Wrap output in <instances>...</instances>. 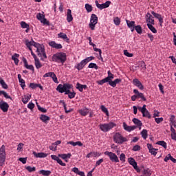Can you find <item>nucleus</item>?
Wrapping results in <instances>:
<instances>
[{
    "label": "nucleus",
    "instance_id": "nucleus-37",
    "mask_svg": "<svg viewBox=\"0 0 176 176\" xmlns=\"http://www.w3.org/2000/svg\"><path fill=\"white\" fill-rule=\"evenodd\" d=\"M132 122L134 123V124L138 126V127H141V126H142V122H141V120L137 118H133Z\"/></svg>",
    "mask_w": 176,
    "mask_h": 176
},
{
    "label": "nucleus",
    "instance_id": "nucleus-49",
    "mask_svg": "<svg viewBox=\"0 0 176 176\" xmlns=\"http://www.w3.org/2000/svg\"><path fill=\"white\" fill-rule=\"evenodd\" d=\"M76 89H77L78 90H79V91H80L82 93V91H83V87L82 85L77 82L76 85Z\"/></svg>",
    "mask_w": 176,
    "mask_h": 176
},
{
    "label": "nucleus",
    "instance_id": "nucleus-57",
    "mask_svg": "<svg viewBox=\"0 0 176 176\" xmlns=\"http://www.w3.org/2000/svg\"><path fill=\"white\" fill-rule=\"evenodd\" d=\"M52 79L55 83H58V79L57 78V76H56V74H52V76H51Z\"/></svg>",
    "mask_w": 176,
    "mask_h": 176
},
{
    "label": "nucleus",
    "instance_id": "nucleus-61",
    "mask_svg": "<svg viewBox=\"0 0 176 176\" xmlns=\"http://www.w3.org/2000/svg\"><path fill=\"white\" fill-rule=\"evenodd\" d=\"M124 54L126 56V57H133V56H134V54L129 53L127 50L124 51Z\"/></svg>",
    "mask_w": 176,
    "mask_h": 176
},
{
    "label": "nucleus",
    "instance_id": "nucleus-36",
    "mask_svg": "<svg viewBox=\"0 0 176 176\" xmlns=\"http://www.w3.org/2000/svg\"><path fill=\"white\" fill-rule=\"evenodd\" d=\"M148 28L153 32V34H157V30L155 28L153 24L147 23Z\"/></svg>",
    "mask_w": 176,
    "mask_h": 176
},
{
    "label": "nucleus",
    "instance_id": "nucleus-58",
    "mask_svg": "<svg viewBox=\"0 0 176 176\" xmlns=\"http://www.w3.org/2000/svg\"><path fill=\"white\" fill-rule=\"evenodd\" d=\"M28 108L29 109H31V111H32V109L35 108V104L32 103V102H30L28 104Z\"/></svg>",
    "mask_w": 176,
    "mask_h": 176
},
{
    "label": "nucleus",
    "instance_id": "nucleus-32",
    "mask_svg": "<svg viewBox=\"0 0 176 176\" xmlns=\"http://www.w3.org/2000/svg\"><path fill=\"white\" fill-rule=\"evenodd\" d=\"M152 175V170L149 168L144 169L142 172V175L141 176H151Z\"/></svg>",
    "mask_w": 176,
    "mask_h": 176
},
{
    "label": "nucleus",
    "instance_id": "nucleus-26",
    "mask_svg": "<svg viewBox=\"0 0 176 176\" xmlns=\"http://www.w3.org/2000/svg\"><path fill=\"white\" fill-rule=\"evenodd\" d=\"M33 155L35 157L43 158L47 157V154L45 153H36L35 151L33 152Z\"/></svg>",
    "mask_w": 176,
    "mask_h": 176
},
{
    "label": "nucleus",
    "instance_id": "nucleus-33",
    "mask_svg": "<svg viewBox=\"0 0 176 176\" xmlns=\"http://www.w3.org/2000/svg\"><path fill=\"white\" fill-rule=\"evenodd\" d=\"M128 162L131 166H133V167H137V162H135V160L133 157L128 158Z\"/></svg>",
    "mask_w": 176,
    "mask_h": 176
},
{
    "label": "nucleus",
    "instance_id": "nucleus-47",
    "mask_svg": "<svg viewBox=\"0 0 176 176\" xmlns=\"http://www.w3.org/2000/svg\"><path fill=\"white\" fill-rule=\"evenodd\" d=\"M36 105H37V108L38 109V111H40V112H42L43 113H46V112H47V109L41 107L39 104H38V102H36Z\"/></svg>",
    "mask_w": 176,
    "mask_h": 176
},
{
    "label": "nucleus",
    "instance_id": "nucleus-1",
    "mask_svg": "<svg viewBox=\"0 0 176 176\" xmlns=\"http://www.w3.org/2000/svg\"><path fill=\"white\" fill-rule=\"evenodd\" d=\"M72 85L67 82L63 84H59L56 87V91L58 93H65V95L68 96L70 100L72 98H75V96H76V93L75 91L71 92V89H72Z\"/></svg>",
    "mask_w": 176,
    "mask_h": 176
},
{
    "label": "nucleus",
    "instance_id": "nucleus-39",
    "mask_svg": "<svg viewBox=\"0 0 176 176\" xmlns=\"http://www.w3.org/2000/svg\"><path fill=\"white\" fill-rule=\"evenodd\" d=\"M142 113L143 118H148V119H151L152 118V116H151V113L146 109V111Z\"/></svg>",
    "mask_w": 176,
    "mask_h": 176
},
{
    "label": "nucleus",
    "instance_id": "nucleus-16",
    "mask_svg": "<svg viewBox=\"0 0 176 176\" xmlns=\"http://www.w3.org/2000/svg\"><path fill=\"white\" fill-rule=\"evenodd\" d=\"M121 82H122V79L120 78H116L113 81H112V80L107 81V82L110 86H111V87H116V85L120 83Z\"/></svg>",
    "mask_w": 176,
    "mask_h": 176
},
{
    "label": "nucleus",
    "instance_id": "nucleus-11",
    "mask_svg": "<svg viewBox=\"0 0 176 176\" xmlns=\"http://www.w3.org/2000/svg\"><path fill=\"white\" fill-rule=\"evenodd\" d=\"M132 83L133 85H134V86H136V87H138V89H140V90H144V85H142L141 81L138 80V78L133 79Z\"/></svg>",
    "mask_w": 176,
    "mask_h": 176
},
{
    "label": "nucleus",
    "instance_id": "nucleus-48",
    "mask_svg": "<svg viewBox=\"0 0 176 176\" xmlns=\"http://www.w3.org/2000/svg\"><path fill=\"white\" fill-rule=\"evenodd\" d=\"M100 109H101V111H102L104 112V113H106L107 116H109V112L108 111V109H107V107H105V106L102 105Z\"/></svg>",
    "mask_w": 176,
    "mask_h": 176
},
{
    "label": "nucleus",
    "instance_id": "nucleus-6",
    "mask_svg": "<svg viewBox=\"0 0 176 176\" xmlns=\"http://www.w3.org/2000/svg\"><path fill=\"white\" fill-rule=\"evenodd\" d=\"M98 23V17L96 14H92L91 15L90 23H89V28L91 31H94L96 30V24Z\"/></svg>",
    "mask_w": 176,
    "mask_h": 176
},
{
    "label": "nucleus",
    "instance_id": "nucleus-10",
    "mask_svg": "<svg viewBox=\"0 0 176 176\" xmlns=\"http://www.w3.org/2000/svg\"><path fill=\"white\" fill-rule=\"evenodd\" d=\"M95 3L96 5V8H98V9H100V10H102V9H107V8H109L111 2L110 1H107L105 3L100 4L98 3V1H96Z\"/></svg>",
    "mask_w": 176,
    "mask_h": 176
},
{
    "label": "nucleus",
    "instance_id": "nucleus-60",
    "mask_svg": "<svg viewBox=\"0 0 176 176\" xmlns=\"http://www.w3.org/2000/svg\"><path fill=\"white\" fill-rule=\"evenodd\" d=\"M138 110L142 113H143L145 111H146V105H143L142 107H138Z\"/></svg>",
    "mask_w": 176,
    "mask_h": 176
},
{
    "label": "nucleus",
    "instance_id": "nucleus-50",
    "mask_svg": "<svg viewBox=\"0 0 176 176\" xmlns=\"http://www.w3.org/2000/svg\"><path fill=\"white\" fill-rule=\"evenodd\" d=\"M0 85L3 87V89H8V84L3 80V79L0 80Z\"/></svg>",
    "mask_w": 176,
    "mask_h": 176
},
{
    "label": "nucleus",
    "instance_id": "nucleus-51",
    "mask_svg": "<svg viewBox=\"0 0 176 176\" xmlns=\"http://www.w3.org/2000/svg\"><path fill=\"white\" fill-rule=\"evenodd\" d=\"M25 168L29 171V173H34V171H36V168L35 167L26 166Z\"/></svg>",
    "mask_w": 176,
    "mask_h": 176
},
{
    "label": "nucleus",
    "instance_id": "nucleus-28",
    "mask_svg": "<svg viewBox=\"0 0 176 176\" xmlns=\"http://www.w3.org/2000/svg\"><path fill=\"white\" fill-rule=\"evenodd\" d=\"M58 156L64 160L65 159H71V156H72V155L71 153H69L67 154H58Z\"/></svg>",
    "mask_w": 176,
    "mask_h": 176
},
{
    "label": "nucleus",
    "instance_id": "nucleus-12",
    "mask_svg": "<svg viewBox=\"0 0 176 176\" xmlns=\"http://www.w3.org/2000/svg\"><path fill=\"white\" fill-rule=\"evenodd\" d=\"M0 109L3 112H8L9 111V104L6 102H0Z\"/></svg>",
    "mask_w": 176,
    "mask_h": 176
},
{
    "label": "nucleus",
    "instance_id": "nucleus-53",
    "mask_svg": "<svg viewBox=\"0 0 176 176\" xmlns=\"http://www.w3.org/2000/svg\"><path fill=\"white\" fill-rule=\"evenodd\" d=\"M21 27L22 28H30V25H28L27 23L25 21H21Z\"/></svg>",
    "mask_w": 176,
    "mask_h": 176
},
{
    "label": "nucleus",
    "instance_id": "nucleus-62",
    "mask_svg": "<svg viewBox=\"0 0 176 176\" xmlns=\"http://www.w3.org/2000/svg\"><path fill=\"white\" fill-rule=\"evenodd\" d=\"M43 17H45V16L41 14V12L38 13L36 15V19H38L40 21L43 19Z\"/></svg>",
    "mask_w": 176,
    "mask_h": 176
},
{
    "label": "nucleus",
    "instance_id": "nucleus-18",
    "mask_svg": "<svg viewBox=\"0 0 176 176\" xmlns=\"http://www.w3.org/2000/svg\"><path fill=\"white\" fill-rule=\"evenodd\" d=\"M38 43L34 41V40H32V41H30L29 40H26L25 41V45L27 46V47L29 49V50H32V46H34L35 47V46H36V44Z\"/></svg>",
    "mask_w": 176,
    "mask_h": 176
},
{
    "label": "nucleus",
    "instance_id": "nucleus-9",
    "mask_svg": "<svg viewBox=\"0 0 176 176\" xmlns=\"http://www.w3.org/2000/svg\"><path fill=\"white\" fill-rule=\"evenodd\" d=\"M104 155L108 156L113 163H119V158L116 154L113 153V152L105 151Z\"/></svg>",
    "mask_w": 176,
    "mask_h": 176
},
{
    "label": "nucleus",
    "instance_id": "nucleus-55",
    "mask_svg": "<svg viewBox=\"0 0 176 176\" xmlns=\"http://www.w3.org/2000/svg\"><path fill=\"white\" fill-rule=\"evenodd\" d=\"M92 60H94V56H89L84 59V62L85 64H87V63H89V61H91Z\"/></svg>",
    "mask_w": 176,
    "mask_h": 176
},
{
    "label": "nucleus",
    "instance_id": "nucleus-63",
    "mask_svg": "<svg viewBox=\"0 0 176 176\" xmlns=\"http://www.w3.org/2000/svg\"><path fill=\"white\" fill-rule=\"evenodd\" d=\"M19 162H21V163H23V164H25V163H27V157H20L19 159Z\"/></svg>",
    "mask_w": 176,
    "mask_h": 176
},
{
    "label": "nucleus",
    "instance_id": "nucleus-20",
    "mask_svg": "<svg viewBox=\"0 0 176 176\" xmlns=\"http://www.w3.org/2000/svg\"><path fill=\"white\" fill-rule=\"evenodd\" d=\"M85 66H86V63L85 62L84 60H82L80 63H79L76 66H74V68H76V69H78V71H80L83 69V68H85Z\"/></svg>",
    "mask_w": 176,
    "mask_h": 176
},
{
    "label": "nucleus",
    "instance_id": "nucleus-38",
    "mask_svg": "<svg viewBox=\"0 0 176 176\" xmlns=\"http://www.w3.org/2000/svg\"><path fill=\"white\" fill-rule=\"evenodd\" d=\"M60 102L63 104L65 113H69V112H72V109L68 110V109H67V104H65V102H64V100H60Z\"/></svg>",
    "mask_w": 176,
    "mask_h": 176
},
{
    "label": "nucleus",
    "instance_id": "nucleus-21",
    "mask_svg": "<svg viewBox=\"0 0 176 176\" xmlns=\"http://www.w3.org/2000/svg\"><path fill=\"white\" fill-rule=\"evenodd\" d=\"M147 148L149 150V152H150V153H151V155H153L154 156H156V155H157V152H156V151H157V149L154 148L153 146H152V144H148Z\"/></svg>",
    "mask_w": 176,
    "mask_h": 176
},
{
    "label": "nucleus",
    "instance_id": "nucleus-27",
    "mask_svg": "<svg viewBox=\"0 0 176 176\" xmlns=\"http://www.w3.org/2000/svg\"><path fill=\"white\" fill-rule=\"evenodd\" d=\"M19 57H20V54L16 53L12 56V60H13L15 65H19Z\"/></svg>",
    "mask_w": 176,
    "mask_h": 176
},
{
    "label": "nucleus",
    "instance_id": "nucleus-30",
    "mask_svg": "<svg viewBox=\"0 0 176 176\" xmlns=\"http://www.w3.org/2000/svg\"><path fill=\"white\" fill-rule=\"evenodd\" d=\"M19 82L21 84V87L24 89L25 87V81L24 79L21 78V74H18Z\"/></svg>",
    "mask_w": 176,
    "mask_h": 176
},
{
    "label": "nucleus",
    "instance_id": "nucleus-64",
    "mask_svg": "<svg viewBox=\"0 0 176 176\" xmlns=\"http://www.w3.org/2000/svg\"><path fill=\"white\" fill-rule=\"evenodd\" d=\"M41 23H43L44 24L49 25V21L45 18V16L41 19Z\"/></svg>",
    "mask_w": 176,
    "mask_h": 176
},
{
    "label": "nucleus",
    "instance_id": "nucleus-45",
    "mask_svg": "<svg viewBox=\"0 0 176 176\" xmlns=\"http://www.w3.org/2000/svg\"><path fill=\"white\" fill-rule=\"evenodd\" d=\"M169 122H170V126H173V124H175L176 123L175 116H174V115L170 116Z\"/></svg>",
    "mask_w": 176,
    "mask_h": 176
},
{
    "label": "nucleus",
    "instance_id": "nucleus-29",
    "mask_svg": "<svg viewBox=\"0 0 176 176\" xmlns=\"http://www.w3.org/2000/svg\"><path fill=\"white\" fill-rule=\"evenodd\" d=\"M73 173H75V174H78V175L80 176H85V172L79 170V168L74 167L72 168Z\"/></svg>",
    "mask_w": 176,
    "mask_h": 176
},
{
    "label": "nucleus",
    "instance_id": "nucleus-54",
    "mask_svg": "<svg viewBox=\"0 0 176 176\" xmlns=\"http://www.w3.org/2000/svg\"><path fill=\"white\" fill-rule=\"evenodd\" d=\"M2 94L5 97V98H8L10 100H12V97H10V96H9L8 93H6L5 91H1V96H2Z\"/></svg>",
    "mask_w": 176,
    "mask_h": 176
},
{
    "label": "nucleus",
    "instance_id": "nucleus-22",
    "mask_svg": "<svg viewBox=\"0 0 176 176\" xmlns=\"http://www.w3.org/2000/svg\"><path fill=\"white\" fill-rule=\"evenodd\" d=\"M78 113L81 116H87L89 114V109L85 107L83 109H79Z\"/></svg>",
    "mask_w": 176,
    "mask_h": 176
},
{
    "label": "nucleus",
    "instance_id": "nucleus-8",
    "mask_svg": "<svg viewBox=\"0 0 176 176\" xmlns=\"http://www.w3.org/2000/svg\"><path fill=\"white\" fill-rule=\"evenodd\" d=\"M107 75H108L107 77L103 78L102 80L97 81L96 83L102 86V85H104V83H108V82H109L110 80H112V79L115 78V75H113V74H111V71L107 72Z\"/></svg>",
    "mask_w": 176,
    "mask_h": 176
},
{
    "label": "nucleus",
    "instance_id": "nucleus-23",
    "mask_svg": "<svg viewBox=\"0 0 176 176\" xmlns=\"http://www.w3.org/2000/svg\"><path fill=\"white\" fill-rule=\"evenodd\" d=\"M72 20H74V17L72 16V11L70 9H68L67 12V21L68 23H71Z\"/></svg>",
    "mask_w": 176,
    "mask_h": 176
},
{
    "label": "nucleus",
    "instance_id": "nucleus-19",
    "mask_svg": "<svg viewBox=\"0 0 176 176\" xmlns=\"http://www.w3.org/2000/svg\"><path fill=\"white\" fill-rule=\"evenodd\" d=\"M51 47H53V49H61L63 47V45L61 44H58L56 43V41H51L48 43Z\"/></svg>",
    "mask_w": 176,
    "mask_h": 176
},
{
    "label": "nucleus",
    "instance_id": "nucleus-4",
    "mask_svg": "<svg viewBox=\"0 0 176 176\" xmlns=\"http://www.w3.org/2000/svg\"><path fill=\"white\" fill-rule=\"evenodd\" d=\"M116 124L115 122H111L109 123L100 124L99 125V129H100L101 131L103 133H108L110 130H112L113 127H116Z\"/></svg>",
    "mask_w": 176,
    "mask_h": 176
},
{
    "label": "nucleus",
    "instance_id": "nucleus-44",
    "mask_svg": "<svg viewBox=\"0 0 176 176\" xmlns=\"http://www.w3.org/2000/svg\"><path fill=\"white\" fill-rule=\"evenodd\" d=\"M85 9L88 13L93 11V6L89 3L85 4Z\"/></svg>",
    "mask_w": 176,
    "mask_h": 176
},
{
    "label": "nucleus",
    "instance_id": "nucleus-24",
    "mask_svg": "<svg viewBox=\"0 0 176 176\" xmlns=\"http://www.w3.org/2000/svg\"><path fill=\"white\" fill-rule=\"evenodd\" d=\"M23 63H24V67H26L27 69H30V71H32L34 72V65H28V62H27V59L23 58Z\"/></svg>",
    "mask_w": 176,
    "mask_h": 176
},
{
    "label": "nucleus",
    "instance_id": "nucleus-15",
    "mask_svg": "<svg viewBox=\"0 0 176 176\" xmlns=\"http://www.w3.org/2000/svg\"><path fill=\"white\" fill-rule=\"evenodd\" d=\"M133 93L135 94L137 98H141L143 101H146V98L144 96V94L138 91V89H133Z\"/></svg>",
    "mask_w": 176,
    "mask_h": 176
},
{
    "label": "nucleus",
    "instance_id": "nucleus-2",
    "mask_svg": "<svg viewBox=\"0 0 176 176\" xmlns=\"http://www.w3.org/2000/svg\"><path fill=\"white\" fill-rule=\"evenodd\" d=\"M52 60L54 63H58V64L60 63L62 65H64V63L67 61V54L64 52H58L52 56Z\"/></svg>",
    "mask_w": 176,
    "mask_h": 176
},
{
    "label": "nucleus",
    "instance_id": "nucleus-46",
    "mask_svg": "<svg viewBox=\"0 0 176 176\" xmlns=\"http://www.w3.org/2000/svg\"><path fill=\"white\" fill-rule=\"evenodd\" d=\"M135 30L136 32H138V34H140V35L142 34V28L141 27V25H138L137 26H135Z\"/></svg>",
    "mask_w": 176,
    "mask_h": 176
},
{
    "label": "nucleus",
    "instance_id": "nucleus-56",
    "mask_svg": "<svg viewBox=\"0 0 176 176\" xmlns=\"http://www.w3.org/2000/svg\"><path fill=\"white\" fill-rule=\"evenodd\" d=\"M113 21L116 25H120V19L119 17H115Z\"/></svg>",
    "mask_w": 176,
    "mask_h": 176
},
{
    "label": "nucleus",
    "instance_id": "nucleus-35",
    "mask_svg": "<svg viewBox=\"0 0 176 176\" xmlns=\"http://www.w3.org/2000/svg\"><path fill=\"white\" fill-rule=\"evenodd\" d=\"M34 65L37 69H39V68H42V63H41V61H39V58L34 59Z\"/></svg>",
    "mask_w": 176,
    "mask_h": 176
},
{
    "label": "nucleus",
    "instance_id": "nucleus-41",
    "mask_svg": "<svg viewBox=\"0 0 176 176\" xmlns=\"http://www.w3.org/2000/svg\"><path fill=\"white\" fill-rule=\"evenodd\" d=\"M30 100H31V95H30V96H25L22 98V102H23V104H27L28 102V101H30Z\"/></svg>",
    "mask_w": 176,
    "mask_h": 176
},
{
    "label": "nucleus",
    "instance_id": "nucleus-40",
    "mask_svg": "<svg viewBox=\"0 0 176 176\" xmlns=\"http://www.w3.org/2000/svg\"><path fill=\"white\" fill-rule=\"evenodd\" d=\"M157 145H160L161 146H163L164 149H167V143L166 142L162 140V141H158L157 142Z\"/></svg>",
    "mask_w": 176,
    "mask_h": 176
},
{
    "label": "nucleus",
    "instance_id": "nucleus-25",
    "mask_svg": "<svg viewBox=\"0 0 176 176\" xmlns=\"http://www.w3.org/2000/svg\"><path fill=\"white\" fill-rule=\"evenodd\" d=\"M58 38H60V39H63V41H65V42H69V39L68 38V36L63 32L58 34Z\"/></svg>",
    "mask_w": 176,
    "mask_h": 176
},
{
    "label": "nucleus",
    "instance_id": "nucleus-31",
    "mask_svg": "<svg viewBox=\"0 0 176 176\" xmlns=\"http://www.w3.org/2000/svg\"><path fill=\"white\" fill-rule=\"evenodd\" d=\"M38 174H41L43 176H50L52 174V171L50 170H41L38 172Z\"/></svg>",
    "mask_w": 176,
    "mask_h": 176
},
{
    "label": "nucleus",
    "instance_id": "nucleus-13",
    "mask_svg": "<svg viewBox=\"0 0 176 176\" xmlns=\"http://www.w3.org/2000/svg\"><path fill=\"white\" fill-rule=\"evenodd\" d=\"M146 23H149V24H153V25H155V19H153V16L149 12H148L146 15Z\"/></svg>",
    "mask_w": 176,
    "mask_h": 176
},
{
    "label": "nucleus",
    "instance_id": "nucleus-52",
    "mask_svg": "<svg viewBox=\"0 0 176 176\" xmlns=\"http://www.w3.org/2000/svg\"><path fill=\"white\" fill-rule=\"evenodd\" d=\"M88 68H94L95 69H98V66L96 63H89Z\"/></svg>",
    "mask_w": 176,
    "mask_h": 176
},
{
    "label": "nucleus",
    "instance_id": "nucleus-59",
    "mask_svg": "<svg viewBox=\"0 0 176 176\" xmlns=\"http://www.w3.org/2000/svg\"><path fill=\"white\" fill-rule=\"evenodd\" d=\"M155 122L159 124L160 123H162V122H163L164 120V119L163 118H155Z\"/></svg>",
    "mask_w": 176,
    "mask_h": 176
},
{
    "label": "nucleus",
    "instance_id": "nucleus-3",
    "mask_svg": "<svg viewBox=\"0 0 176 176\" xmlns=\"http://www.w3.org/2000/svg\"><path fill=\"white\" fill-rule=\"evenodd\" d=\"M34 47H36V52L37 53V56L38 57H41V60L42 61L44 60L43 58H47V56L46 55V51L45 50V45L37 43Z\"/></svg>",
    "mask_w": 176,
    "mask_h": 176
},
{
    "label": "nucleus",
    "instance_id": "nucleus-43",
    "mask_svg": "<svg viewBox=\"0 0 176 176\" xmlns=\"http://www.w3.org/2000/svg\"><path fill=\"white\" fill-rule=\"evenodd\" d=\"M126 24H127V26L129 27V28H132V27H135V22L132 21H130L129 20H126Z\"/></svg>",
    "mask_w": 176,
    "mask_h": 176
},
{
    "label": "nucleus",
    "instance_id": "nucleus-7",
    "mask_svg": "<svg viewBox=\"0 0 176 176\" xmlns=\"http://www.w3.org/2000/svg\"><path fill=\"white\" fill-rule=\"evenodd\" d=\"M6 160V152L5 145H2L0 148V166H2L5 164Z\"/></svg>",
    "mask_w": 176,
    "mask_h": 176
},
{
    "label": "nucleus",
    "instance_id": "nucleus-34",
    "mask_svg": "<svg viewBox=\"0 0 176 176\" xmlns=\"http://www.w3.org/2000/svg\"><path fill=\"white\" fill-rule=\"evenodd\" d=\"M40 119L42 120V122H44V123H46L47 122L50 120V117L44 114H41V116H40Z\"/></svg>",
    "mask_w": 176,
    "mask_h": 176
},
{
    "label": "nucleus",
    "instance_id": "nucleus-14",
    "mask_svg": "<svg viewBox=\"0 0 176 176\" xmlns=\"http://www.w3.org/2000/svg\"><path fill=\"white\" fill-rule=\"evenodd\" d=\"M151 14H153V16H154V17L155 19H157L160 21V27H162V24H163V18L162 17V14H157L156 12H155V11H152L151 12Z\"/></svg>",
    "mask_w": 176,
    "mask_h": 176
},
{
    "label": "nucleus",
    "instance_id": "nucleus-42",
    "mask_svg": "<svg viewBox=\"0 0 176 176\" xmlns=\"http://www.w3.org/2000/svg\"><path fill=\"white\" fill-rule=\"evenodd\" d=\"M141 135L144 140H146V138H148V131L146 129H143L141 132Z\"/></svg>",
    "mask_w": 176,
    "mask_h": 176
},
{
    "label": "nucleus",
    "instance_id": "nucleus-17",
    "mask_svg": "<svg viewBox=\"0 0 176 176\" xmlns=\"http://www.w3.org/2000/svg\"><path fill=\"white\" fill-rule=\"evenodd\" d=\"M123 128L126 131H129V133H130V131L135 130L137 129V126H129L127 125V124H126V122H123Z\"/></svg>",
    "mask_w": 176,
    "mask_h": 176
},
{
    "label": "nucleus",
    "instance_id": "nucleus-5",
    "mask_svg": "<svg viewBox=\"0 0 176 176\" xmlns=\"http://www.w3.org/2000/svg\"><path fill=\"white\" fill-rule=\"evenodd\" d=\"M113 141L116 144H123L124 142H127V138L123 137L122 134L116 133L113 135Z\"/></svg>",
    "mask_w": 176,
    "mask_h": 176
}]
</instances>
